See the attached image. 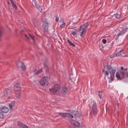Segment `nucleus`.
I'll return each instance as SVG.
<instances>
[{"label": "nucleus", "instance_id": "19", "mask_svg": "<svg viewBox=\"0 0 128 128\" xmlns=\"http://www.w3.org/2000/svg\"><path fill=\"white\" fill-rule=\"evenodd\" d=\"M68 91V89L66 88L62 87V88L61 92L63 94H65Z\"/></svg>", "mask_w": 128, "mask_h": 128}, {"label": "nucleus", "instance_id": "31", "mask_svg": "<svg viewBox=\"0 0 128 128\" xmlns=\"http://www.w3.org/2000/svg\"><path fill=\"white\" fill-rule=\"evenodd\" d=\"M4 114L2 112H0V118H4Z\"/></svg>", "mask_w": 128, "mask_h": 128}, {"label": "nucleus", "instance_id": "3", "mask_svg": "<svg viewBox=\"0 0 128 128\" xmlns=\"http://www.w3.org/2000/svg\"><path fill=\"white\" fill-rule=\"evenodd\" d=\"M61 88V86L58 84H56L54 85L53 87L50 89V91L53 94L58 91Z\"/></svg>", "mask_w": 128, "mask_h": 128}, {"label": "nucleus", "instance_id": "6", "mask_svg": "<svg viewBox=\"0 0 128 128\" xmlns=\"http://www.w3.org/2000/svg\"><path fill=\"white\" fill-rule=\"evenodd\" d=\"M57 113L60 116L64 118H66V117H68L70 118H72L73 117L72 115L68 112L63 113L59 112Z\"/></svg>", "mask_w": 128, "mask_h": 128}, {"label": "nucleus", "instance_id": "10", "mask_svg": "<svg viewBox=\"0 0 128 128\" xmlns=\"http://www.w3.org/2000/svg\"><path fill=\"white\" fill-rule=\"evenodd\" d=\"M8 4L9 5L11 4L13 8L16 10L17 8V7L16 6V2L15 1H13L12 0H10V1H8Z\"/></svg>", "mask_w": 128, "mask_h": 128}, {"label": "nucleus", "instance_id": "24", "mask_svg": "<svg viewBox=\"0 0 128 128\" xmlns=\"http://www.w3.org/2000/svg\"><path fill=\"white\" fill-rule=\"evenodd\" d=\"M15 96L16 98H19L20 96V92H18V93H16Z\"/></svg>", "mask_w": 128, "mask_h": 128}, {"label": "nucleus", "instance_id": "16", "mask_svg": "<svg viewBox=\"0 0 128 128\" xmlns=\"http://www.w3.org/2000/svg\"><path fill=\"white\" fill-rule=\"evenodd\" d=\"M116 72V70L115 69H113L110 72V78L112 80L114 79V74Z\"/></svg>", "mask_w": 128, "mask_h": 128}, {"label": "nucleus", "instance_id": "32", "mask_svg": "<svg viewBox=\"0 0 128 128\" xmlns=\"http://www.w3.org/2000/svg\"><path fill=\"white\" fill-rule=\"evenodd\" d=\"M102 42L104 44H105L106 43V40L105 39H103L102 40Z\"/></svg>", "mask_w": 128, "mask_h": 128}, {"label": "nucleus", "instance_id": "21", "mask_svg": "<svg viewBox=\"0 0 128 128\" xmlns=\"http://www.w3.org/2000/svg\"><path fill=\"white\" fill-rule=\"evenodd\" d=\"M67 42L70 45L72 46L73 47L75 46V45L73 43L70 41L69 40H67Z\"/></svg>", "mask_w": 128, "mask_h": 128}, {"label": "nucleus", "instance_id": "4", "mask_svg": "<svg viewBox=\"0 0 128 128\" xmlns=\"http://www.w3.org/2000/svg\"><path fill=\"white\" fill-rule=\"evenodd\" d=\"M48 76H43L40 80V82L42 86L47 85L48 84Z\"/></svg>", "mask_w": 128, "mask_h": 128}, {"label": "nucleus", "instance_id": "40", "mask_svg": "<svg viewBox=\"0 0 128 128\" xmlns=\"http://www.w3.org/2000/svg\"><path fill=\"white\" fill-rule=\"evenodd\" d=\"M42 71V68L40 69V70H39L40 72H41Z\"/></svg>", "mask_w": 128, "mask_h": 128}, {"label": "nucleus", "instance_id": "27", "mask_svg": "<svg viewBox=\"0 0 128 128\" xmlns=\"http://www.w3.org/2000/svg\"><path fill=\"white\" fill-rule=\"evenodd\" d=\"M102 92H100V91L98 92V95L100 97V100H101L102 98L101 97L102 96Z\"/></svg>", "mask_w": 128, "mask_h": 128}, {"label": "nucleus", "instance_id": "20", "mask_svg": "<svg viewBox=\"0 0 128 128\" xmlns=\"http://www.w3.org/2000/svg\"><path fill=\"white\" fill-rule=\"evenodd\" d=\"M34 4L37 8L40 11L41 9V8L40 6L36 2H35L34 3Z\"/></svg>", "mask_w": 128, "mask_h": 128}, {"label": "nucleus", "instance_id": "1", "mask_svg": "<svg viewBox=\"0 0 128 128\" xmlns=\"http://www.w3.org/2000/svg\"><path fill=\"white\" fill-rule=\"evenodd\" d=\"M128 68H126L124 69V67L122 66L120 67V76L119 73L118 72H116V76L118 79V80H122V79H125L126 78V75L127 73L126 70Z\"/></svg>", "mask_w": 128, "mask_h": 128}, {"label": "nucleus", "instance_id": "41", "mask_svg": "<svg viewBox=\"0 0 128 128\" xmlns=\"http://www.w3.org/2000/svg\"><path fill=\"white\" fill-rule=\"evenodd\" d=\"M128 78V72H127V75H126V78Z\"/></svg>", "mask_w": 128, "mask_h": 128}, {"label": "nucleus", "instance_id": "38", "mask_svg": "<svg viewBox=\"0 0 128 128\" xmlns=\"http://www.w3.org/2000/svg\"><path fill=\"white\" fill-rule=\"evenodd\" d=\"M59 20V18H58L57 17H56V21L57 22H58V20Z\"/></svg>", "mask_w": 128, "mask_h": 128}, {"label": "nucleus", "instance_id": "25", "mask_svg": "<svg viewBox=\"0 0 128 128\" xmlns=\"http://www.w3.org/2000/svg\"><path fill=\"white\" fill-rule=\"evenodd\" d=\"M103 72H104L106 76H108L109 74V72H108L107 71H105L104 69H103Z\"/></svg>", "mask_w": 128, "mask_h": 128}, {"label": "nucleus", "instance_id": "43", "mask_svg": "<svg viewBox=\"0 0 128 128\" xmlns=\"http://www.w3.org/2000/svg\"><path fill=\"white\" fill-rule=\"evenodd\" d=\"M44 66H45V64L44 63Z\"/></svg>", "mask_w": 128, "mask_h": 128}, {"label": "nucleus", "instance_id": "22", "mask_svg": "<svg viewBox=\"0 0 128 128\" xmlns=\"http://www.w3.org/2000/svg\"><path fill=\"white\" fill-rule=\"evenodd\" d=\"M80 126V122H78L77 121H76L75 126H76L77 127H79Z\"/></svg>", "mask_w": 128, "mask_h": 128}, {"label": "nucleus", "instance_id": "2", "mask_svg": "<svg viewBox=\"0 0 128 128\" xmlns=\"http://www.w3.org/2000/svg\"><path fill=\"white\" fill-rule=\"evenodd\" d=\"M88 24L86 22L81 26L78 29V32H80V36L82 37H83L85 35L86 32V29L88 26Z\"/></svg>", "mask_w": 128, "mask_h": 128}, {"label": "nucleus", "instance_id": "26", "mask_svg": "<svg viewBox=\"0 0 128 128\" xmlns=\"http://www.w3.org/2000/svg\"><path fill=\"white\" fill-rule=\"evenodd\" d=\"M115 16L116 18L118 19H119L120 18V15L118 14H116Z\"/></svg>", "mask_w": 128, "mask_h": 128}, {"label": "nucleus", "instance_id": "42", "mask_svg": "<svg viewBox=\"0 0 128 128\" xmlns=\"http://www.w3.org/2000/svg\"><path fill=\"white\" fill-rule=\"evenodd\" d=\"M127 101L128 102V96L127 98Z\"/></svg>", "mask_w": 128, "mask_h": 128}, {"label": "nucleus", "instance_id": "37", "mask_svg": "<svg viewBox=\"0 0 128 128\" xmlns=\"http://www.w3.org/2000/svg\"><path fill=\"white\" fill-rule=\"evenodd\" d=\"M2 31L0 30V38H1L2 36Z\"/></svg>", "mask_w": 128, "mask_h": 128}, {"label": "nucleus", "instance_id": "12", "mask_svg": "<svg viewBox=\"0 0 128 128\" xmlns=\"http://www.w3.org/2000/svg\"><path fill=\"white\" fill-rule=\"evenodd\" d=\"M59 22H60V28L61 29L64 28L66 24L64 22V20L63 19L60 20H59Z\"/></svg>", "mask_w": 128, "mask_h": 128}, {"label": "nucleus", "instance_id": "23", "mask_svg": "<svg viewBox=\"0 0 128 128\" xmlns=\"http://www.w3.org/2000/svg\"><path fill=\"white\" fill-rule=\"evenodd\" d=\"M42 24H46V23H48L46 21V18H44L42 19Z\"/></svg>", "mask_w": 128, "mask_h": 128}, {"label": "nucleus", "instance_id": "17", "mask_svg": "<svg viewBox=\"0 0 128 128\" xmlns=\"http://www.w3.org/2000/svg\"><path fill=\"white\" fill-rule=\"evenodd\" d=\"M72 113L75 117H80L81 115L80 113L78 111H74Z\"/></svg>", "mask_w": 128, "mask_h": 128}, {"label": "nucleus", "instance_id": "29", "mask_svg": "<svg viewBox=\"0 0 128 128\" xmlns=\"http://www.w3.org/2000/svg\"><path fill=\"white\" fill-rule=\"evenodd\" d=\"M71 34H72L74 36L77 35V32H76L74 31L72 32H71Z\"/></svg>", "mask_w": 128, "mask_h": 128}, {"label": "nucleus", "instance_id": "44", "mask_svg": "<svg viewBox=\"0 0 128 128\" xmlns=\"http://www.w3.org/2000/svg\"><path fill=\"white\" fill-rule=\"evenodd\" d=\"M127 56V57H128V56Z\"/></svg>", "mask_w": 128, "mask_h": 128}, {"label": "nucleus", "instance_id": "35", "mask_svg": "<svg viewBox=\"0 0 128 128\" xmlns=\"http://www.w3.org/2000/svg\"><path fill=\"white\" fill-rule=\"evenodd\" d=\"M39 73H40L39 70H38V71H36V72H34V74L35 75H37Z\"/></svg>", "mask_w": 128, "mask_h": 128}, {"label": "nucleus", "instance_id": "14", "mask_svg": "<svg viewBox=\"0 0 128 128\" xmlns=\"http://www.w3.org/2000/svg\"><path fill=\"white\" fill-rule=\"evenodd\" d=\"M25 36L26 37L28 40L31 39L33 40L34 41V35L33 34H31L30 33H28V35L25 34Z\"/></svg>", "mask_w": 128, "mask_h": 128}, {"label": "nucleus", "instance_id": "33", "mask_svg": "<svg viewBox=\"0 0 128 128\" xmlns=\"http://www.w3.org/2000/svg\"><path fill=\"white\" fill-rule=\"evenodd\" d=\"M22 124L21 123V122H18V125L20 127L22 125Z\"/></svg>", "mask_w": 128, "mask_h": 128}, {"label": "nucleus", "instance_id": "36", "mask_svg": "<svg viewBox=\"0 0 128 128\" xmlns=\"http://www.w3.org/2000/svg\"><path fill=\"white\" fill-rule=\"evenodd\" d=\"M9 106L10 108V110H11L12 109V105L10 104H9Z\"/></svg>", "mask_w": 128, "mask_h": 128}, {"label": "nucleus", "instance_id": "30", "mask_svg": "<svg viewBox=\"0 0 128 128\" xmlns=\"http://www.w3.org/2000/svg\"><path fill=\"white\" fill-rule=\"evenodd\" d=\"M20 127L23 128H28V126H27L23 124H22V125Z\"/></svg>", "mask_w": 128, "mask_h": 128}, {"label": "nucleus", "instance_id": "13", "mask_svg": "<svg viewBox=\"0 0 128 128\" xmlns=\"http://www.w3.org/2000/svg\"><path fill=\"white\" fill-rule=\"evenodd\" d=\"M0 110L3 112L6 113L8 112L9 109L6 106H2L0 108Z\"/></svg>", "mask_w": 128, "mask_h": 128}, {"label": "nucleus", "instance_id": "18", "mask_svg": "<svg viewBox=\"0 0 128 128\" xmlns=\"http://www.w3.org/2000/svg\"><path fill=\"white\" fill-rule=\"evenodd\" d=\"M104 68H105L106 67L107 68V69L108 71H109L110 70H111L112 69V66L110 65H109L108 63H107L106 65L105 66L104 64Z\"/></svg>", "mask_w": 128, "mask_h": 128}, {"label": "nucleus", "instance_id": "39", "mask_svg": "<svg viewBox=\"0 0 128 128\" xmlns=\"http://www.w3.org/2000/svg\"><path fill=\"white\" fill-rule=\"evenodd\" d=\"M118 104L116 102V103L115 104V109H116V107H118Z\"/></svg>", "mask_w": 128, "mask_h": 128}, {"label": "nucleus", "instance_id": "8", "mask_svg": "<svg viewBox=\"0 0 128 128\" xmlns=\"http://www.w3.org/2000/svg\"><path fill=\"white\" fill-rule=\"evenodd\" d=\"M128 28L126 27L124 29H122L121 31L117 35L116 37V39L117 40L118 39L119 37L120 36H122L125 33L127 32Z\"/></svg>", "mask_w": 128, "mask_h": 128}, {"label": "nucleus", "instance_id": "5", "mask_svg": "<svg viewBox=\"0 0 128 128\" xmlns=\"http://www.w3.org/2000/svg\"><path fill=\"white\" fill-rule=\"evenodd\" d=\"M98 111L96 108V103L94 100L93 101V104L92 105V110L91 111L90 113H92L95 115L97 114Z\"/></svg>", "mask_w": 128, "mask_h": 128}, {"label": "nucleus", "instance_id": "34", "mask_svg": "<svg viewBox=\"0 0 128 128\" xmlns=\"http://www.w3.org/2000/svg\"><path fill=\"white\" fill-rule=\"evenodd\" d=\"M120 51H120L119 52H118L116 54V56H119L120 55H121V54L120 53Z\"/></svg>", "mask_w": 128, "mask_h": 128}, {"label": "nucleus", "instance_id": "28", "mask_svg": "<svg viewBox=\"0 0 128 128\" xmlns=\"http://www.w3.org/2000/svg\"><path fill=\"white\" fill-rule=\"evenodd\" d=\"M76 121L75 120H71L70 121V122L73 125L75 126Z\"/></svg>", "mask_w": 128, "mask_h": 128}, {"label": "nucleus", "instance_id": "9", "mask_svg": "<svg viewBox=\"0 0 128 128\" xmlns=\"http://www.w3.org/2000/svg\"><path fill=\"white\" fill-rule=\"evenodd\" d=\"M16 65L18 67L20 66L22 70H25L26 68L25 65L22 62L19 61L17 64Z\"/></svg>", "mask_w": 128, "mask_h": 128}, {"label": "nucleus", "instance_id": "15", "mask_svg": "<svg viewBox=\"0 0 128 128\" xmlns=\"http://www.w3.org/2000/svg\"><path fill=\"white\" fill-rule=\"evenodd\" d=\"M14 89L16 91H20L21 90V87L20 84L18 83L15 84Z\"/></svg>", "mask_w": 128, "mask_h": 128}, {"label": "nucleus", "instance_id": "7", "mask_svg": "<svg viewBox=\"0 0 128 128\" xmlns=\"http://www.w3.org/2000/svg\"><path fill=\"white\" fill-rule=\"evenodd\" d=\"M4 96L6 97L7 98H9L12 96L11 90L8 88L6 89L4 91Z\"/></svg>", "mask_w": 128, "mask_h": 128}, {"label": "nucleus", "instance_id": "11", "mask_svg": "<svg viewBox=\"0 0 128 128\" xmlns=\"http://www.w3.org/2000/svg\"><path fill=\"white\" fill-rule=\"evenodd\" d=\"M43 27L44 29V30L45 32L48 33V23H46L42 24Z\"/></svg>", "mask_w": 128, "mask_h": 128}]
</instances>
